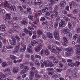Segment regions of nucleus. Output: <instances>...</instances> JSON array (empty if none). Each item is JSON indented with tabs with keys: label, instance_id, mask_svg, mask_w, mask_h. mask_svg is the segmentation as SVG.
Here are the masks:
<instances>
[{
	"label": "nucleus",
	"instance_id": "obj_1",
	"mask_svg": "<svg viewBox=\"0 0 80 80\" xmlns=\"http://www.w3.org/2000/svg\"><path fill=\"white\" fill-rule=\"evenodd\" d=\"M38 42H39L40 43L38 44V46L35 48V50L36 52H38L40 51V50L42 48V47H43V44H42V43H43V41L41 39H38Z\"/></svg>",
	"mask_w": 80,
	"mask_h": 80
},
{
	"label": "nucleus",
	"instance_id": "obj_2",
	"mask_svg": "<svg viewBox=\"0 0 80 80\" xmlns=\"http://www.w3.org/2000/svg\"><path fill=\"white\" fill-rule=\"evenodd\" d=\"M62 32L64 34H67V36L71 37L72 36V33L69 32V29L67 27L64 28L62 29Z\"/></svg>",
	"mask_w": 80,
	"mask_h": 80
},
{
	"label": "nucleus",
	"instance_id": "obj_3",
	"mask_svg": "<svg viewBox=\"0 0 80 80\" xmlns=\"http://www.w3.org/2000/svg\"><path fill=\"white\" fill-rule=\"evenodd\" d=\"M8 20V23L9 25H12V27L13 28H14L15 29H18V24L15 23H13V21L9 19Z\"/></svg>",
	"mask_w": 80,
	"mask_h": 80
},
{
	"label": "nucleus",
	"instance_id": "obj_4",
	"mask_svg": "<svg viewBox=\"0 0 80 80\" xmlns=\"http://www.w3.org/2000/svg\"><path fill=\"white\" fill-rule=\"evenodd\" d=\"M44 65L46 67H52L54 65L52 63V61L48 60L44 62Z\"/></svg>",
	"mask_w": 80,
	"mask_h": 80
},
{
	"label": "nucleus",
	"instance_id": "obj_5",
	"mask_svg": "<svg viewBox=\"0 0 80 80\" xmlns=\"http://www.w3.org/2000/svg\"><path fill=\"white\" fill-rule=\"evenodd\" d=\"M20 44H18L16 47L12 50V53L13 54L17 53H18V51L20 50Z\"/></svg>",
	"mask_w": 80,
	"mask_h": 80
},
{
	"label": "nucleus",
	"instance_id": "obj_6",
	"mask_svg": "<svg viewBox=\"0 0 80 80\" xmlns=\"http://www.w3.org/2000/svg\"><path fill=\"white\" fill-rule=\"evenodd\" d=\"M34 3L36 5H39L40 8H42L43 7V3L42 2L41 0H35Z\"/></svg>",
	"mask_w": 80,
	"mask_h": 80
},
{
	"label": "nucleus",
	"instance_id": "obj_7",
	"mask_svg": "<svg viewBox=\"0 0 80 80\" xmlns=\"http://www.w3.org/2000/svg\"><path fill=\"white\" fill-rule=\"evenodd\" d=\"M66 23L65 20L62 19L61 20V22H60L59 23V27L60 28H63V27H65L66 26Z\"/></svg>",
	"mask_w": 80,
	"mask_h": 80
},
{
	"label": "nucleus",
	"instance_id": "obj_8",
	"mask_svg": "<svg viewBox=\"0 0 80 80\" xmlns=\"http://www.w3.org/2000/svg\"><path fill=\"white\" fill-rule=\"evenodd\" d=\"M42 10H39L38 12H36L35 14V16L37 21H39V18L40 15H42Z\"/></svg>",
	"mask_w": 80,
	"mask_h": 80
},
{
	"label": "nucleus",
	"instance_id": "obj_9",
	"mask_svg": "<svg viewBox=\"0 0 80 80\" xmlns=\"http://www.w3.org/2000/svg\"><path fill=\"white\" fill-rule=\"evenodd\" d=\"M53 35L56 39L57 40H59V39H60V37H59V32L58 31L55 30L54 32Z\"/></svg>",
	"mask_w": 80,
	"mask_h": 80
},
{
	"label": "nucleus",
	"instance_id": "obj_10",
	"mask_svg": "<svg viewBox=\"0 0 80 80\" xmlns=\"http://www.w3.org/2000/svg\"><path fill=\"white\" fill-rule=\"evenodd\" d=\"M72 76L74 78H78L79 77V74H78L77 72L75 71H73L72 72Z\"/></svg>",
	"mask_w": 80,
	"mask_h": 80
},
{
	"label": "nucleus",
	"instance_id": "obj_11",
	"mask_svg": "<svg viewBox=\"0 0 80 80\" xmlns=\"http://www.w3.org/2000/svg\"><path fill=\"white\" fill-rule=\"evenodd\" d=\"M48 48L49 50H51V52H52V53H56L57 52V50L53 48L52 47H51V45L50 44L48 45Z\"/></svg>",
	"mask_w": 80,
	"mask_h": 80
},
{
	"label": "nucleus",
	"instance_id": "obj_12",
	"mask_svg": "<svg viewBox=\"0 0 80 80\" xmlns=\"http://www.w3.org/2000/svg\"><path fill=\"white\" fill-rule=\"evenodd\" d=\"M67 62H69L68 63V65L70 67H73L75 65V64L74 63L72 62V60L68 59Z\"/></svg>",
	"mask_w": 80,
	"mask_h": 80
},
{
	"label": "nucleus",
	"instance_id": "obj_13",
	"mask_svg": "<svg viewBox=\"0 0 80 80\" xmlns=\"http://www.w3.org/2000/svg\"><path fill=\"white\" fill-rule=\"evenodd\" d=\"M48 75H53L54 74V69L53 68H48Z\"/></svg>",
	"mask_w": 80,
	"mask_h": 80
},
{
	"label": "nucleus",
	"instance_id": "obj_14",
	"mask_svg": "<svg viewBox=\"0 0 80 80\" xmlns=\"http://www.w3.org/2000/svg\"><path fill=\"white\" fill-rule=\"evenodd\" d=\"M72 5H73V6H75V7H76V6H78V3H77L73 1L70 2L69 6L70 8H72Z\"/></svg>",
	"mask_w": 80,
	"mask_h": 80
},
{
	"label": "nucleus",
	"instance_id": "obj_15",
	"mask_svg": "<svg viewBox=\"0 0 80 80\" xmlns=\"http://www.w3.org/2000/svg\"><path fill=\"white\" fill-rule=\"evenodd\" d=\"M63 40L64 42L63 43V45L65 47H67V44H68V41L67 39V38L64 37L63 38Z\"/></svg>",
	"mask_w": 80,
	"mask_h": 80
},
{
	"label": "nucleus",
	"instance_id": "obj_16",
	"mask_svg": "<svg viewBox=\"0 0 80 80\" xmlns=\"http://www.w3.org/2000/svg\"><path fill=\"white\" fill-rule=\"evenodd\" d=\"M33 49L32 48V45L30 44L28 45V48H27V51L29 53H33V50H32Z\"/></svg>",
	"mask_w": 80,
	"mask_h": 80
},
{
	"label": "nucleus",
	"instance_id": "obj_17",
	"mask_svg": "<svg viewBox=\"0 0 80 80\" xmlns=\"http://www.w3.org/2000/svg\"><path fill=\"white\" fill-rule=\"evenodd\" d=\"M19 70H20V68L18 67H16L12 69V72L14 74L15 73H18V71H19Z\"/></svg>",
	"mask_w": 80,
	"mask_h": 80
},
{
	"label": "nucleus",
	"instance_id": "obj_18",
	"mask_svg": "<svg viewBox=\"0 0 80 80\" xmlns=\"http://www.w3.org/2000/svg\"><path fill=\"white\" fill-rule=\"evenodd\" d=\"M28 17L29 19H31V20H32V22L34 24H35L36 25H37V21H36V20L35 19H33V16H31V15H29L28 16Z\"/></svg>",
	"mask_w": 80,
	"mask_h": 80
},
{
	"label": "nucleus",
	"instance_id": "obj_19",
	"mask_svg": "<svg viewBox=\"0 0 80 80\" xmlns=\"http://www.w3.org/2000/svg\"><path fill=\"white\" fill-rule=\"evenodd\" d=\"M38 40L37 39L32 41L31 42V44L33 47H35L36 44H37L38 43Z\"/></svg>",
	"mask_w": 80,
	"mask_h": 80
},
{
	"label": "nucleus",
	"instance_id": "obj_20",
	"mask_svg": "<svg viewBox=\"0 0 80 80\" xmlns=\"http://www.w3.org/2000/svg\"><path fill=\"white\" fill-rule=\"evenodd\" d=\"M10 18V14L7 13L6 14V17L4 18V19L5 21H7V20H9Z\"/></svg>",
	"mask_w": 80,
	"mask_h": 80
},
{
	"label": "nucleus",
	"instance_id": "obj_21",
	"mask_svg": "<svg viewBox=\"0 0 80 80\" xmlns=\"http://www.w3.org/2000/svg\"><path fill=\"white\" fill-rule=\"evenodd\" d=\"M8 7L10 10L12 11H14V10H15V8H16L14 6L13 7L11 4H8Z\"/></svg>",
	"mask_w": 80,
	"mask_h": 80
},
{
	"label": "nucleus",
	"instance_id": "obj_22",
	"mask_svg": "<svg viewBox=\"0 0 80 80\" xmlns=\"http://www.w3.org/2000/svg\"><path fill=\"white\" fill-rule=\"evenodd\" d=\"M9 41L10 42L11 45H16V42L17 41L15 38H13L12 41L11 40H9Z\"/></svg>",
	"mask_w": 80,
	"mask_h": 80
},
{
	"label": "nucleus",
	"instance_id": "obj_23",
	"mask_svg": "<svg viewBox=\"0 0 80 80\" xmlns=\"http://www.w3.org/2000/svg\"><path fill=\"white\" fill-rule=\"evenodd\" d=\"M21 45L22 46V47L21 49V52H24L26 49V45L22 43H21Z\"/></svg>",
	"mask_w": 80,
	"mask_h": 80
},
{
	"label": "nucleus",
	"instance_id": "obj_24",
	"mask_svg": "<svg viewBox=\"0 0 80 80\" xmlns=\"http://www.w3.org/2000/svg\"><path fill=\"white\" fill-rule=\"evenodd\" d=\"M50 16L52 18H54V19H55V18H56V16L55 15L53 12L52 11H50Z\"/></svg>",
	"mask_w": 80,
	"mask_h": 80
},
{
	"label": "nucleus",
	"instance_id": "obj_25",
	"mask_svg": "<svg viewBox=\"0 0 80 80\" xmlns=\"http://www.w3.org/2000/svg\"><path fill=\"white\" fill-rule=\"evenodd\" d=\"M27 21L26 19L22 20L21 21V25L22 26H24L26 25L27 24Z\"/></svg>",
	"mask_w": 80,
	"mask_h": 80
},
{
	"label": "nucleus",
	"instance_id": "obj_26",
	"mask_svg": "<svg viewBox=\"0 0 80 80\" xmlns=\"http://www.w3.org/2000/svg\"><path fill=\"white\" fill-rule=\"evenodd\" d=\"M49 58L51 60L52 59L53 60H55L56 63H58V59H56V58L54 56H50Z\"/></svg>",
	"mask_w": 80,
	"mask_h": 80
},
{
	"label": "nucleus",
	"instance_id": "obj_27",
	"mask_svg": "<svg viewBox=\"0 0 80 80\" xmlns=\"http://www.w3.org/2000/svg\"><path fill=\"white\" fill-rule=\"evenodd\" d=\"M47 36L49 38H53V36L52 34L50 32H47Z\"/></svg>",
	"mask_w": 80,
	"mask_h": 80
},
{
	"label": "nucleus",
	"instance_id": "obj_28",
	"mask_svg": "<svg viewBox=\"0 0 80 80\" xmlns=\"http://www.w3.org/2000/svg\"><path fill=\"white\" fill-rule=\"evenodd\" d=\"M0 28L1 30L2 31H5L7 30V28H6L5 26L3 25L0 26Z\"/></svg>",
	"mask_w": 80,
	"mask_h": 80
},
{
	"label": "nucleus",
	"instance_id": "obj_29",
	"mask_svg": "<svg viewBox=\"0 0 80 80\" xmlns=\"http://www.w3.org/2000/svg\"><path fill=\"white\" fill-rule=\"evenodd\" d=\"M37 33L38 35H39L38 37H40V35H42L43 34V32L41 30H38L37 31Z\"/></svg>",
	"mask_w": 80,
	"mask_h": 80
},
{
	"label": "nucleus",
	"instance_id": "obj_30",
	"mask_svg": "<svg viewBox=\"0 0 80 80\" xmlns=\"http://www.w3.org/2000/svg\"><path fill=\"white\" fill-rule=\"evenodd\" d=\"M0 77H1V78H0V80H3L2 78H6V76L4 75L2 72H0Z\"/></svg>",
	"mask_w": 80,
	"mask_h": 80
},
{
	"label": "nucleus",
	"instance_id": "obj_31",
	"mask_svg": "<svg viewBox=\"0 0 80 80\" xmlns=\"http://www.w3.org/2000/svg\"><path fill=\"white\" fill-rule=\"evenodd\" d=\"M66 1H62L61 2V4L60 5V6L61 7H64L65 6V5H66Z\"/></svg>",
	"mask_w": 80,
	"mask_h": 80
},
{
	"label": "nucleus",
	"instance_id": "obj_32",
	"mask_svg": "<svg viewBox=\"0 0 80 80\" xmlns=\"http://www.w3.org/2000/svg\"><path fill=\"white\" fill-rule=\"evenodd\" d=\"M5 34L3 33H0V40H3L5 38Z\"/></svg>",
	"mask_w": 80,
	"mask_h": 80
},
{
	"label": "nucleus",
	"instance_id": "obj_33",
	"mask_svg": "<svg viewBox=\"0 0 80 80\" xmlns=\"http://www.w3.org/2000/svg\"><path fill=\"white\" fill-rule=\"evenodd\" d=\"M65 78L66 80H72V78L71 76L69 75H67L65 77Z\"/></svg>",
	"mask_w": 80,
	"mask_h": 80
},
{
	"label": "nucleus",
	"instance_id": "obj_34",
	"mask_svg": "<svg viewBox=\"0 0 80 80\" xmlns=\"http://www.w3.org/2000/svg\"><path fill=\"white\" fill-rule=\"evenodd\" d=\"M6 48L7 49L9 50H12L13 48V46L11 45H7L6 46Z\"/></svg>",
	"mask_w": 80,
	"mask_h": 80
},
{
	"label": "nucleus",
	"instance_id": "obj_35",
	"mask_svg": "<svg viewBox=\"0 0 80 80\" xmlns=\"http://www.w3.org/2000/svg\"><path fill=\"white\" fill-rule=\"evenodd\" d=\"M63 19H64L66 22H68V21H70V19L66 16H64L63 17Z\"/></svg>",
	"mask_w": 80,
	"mask_h": 80
},
{
	"label": "nucleus",
	"instance_id": "obj_36",
	"mask_svg": "<svg viewBox=\"0 0 80 80\" xmlns=\"http://www.w3.org/2000/svg\"><path fill=\"white\" fill-rule=\"evenodd\" d=\"M16 30L12 28L10 30H8V33H13Z\"/></svg>",
	"mask_w": 80,
	"mask_h": 80
},
{
	"label": "nucleus",
	"instance_id": "obj_37",
	"mask_svg": "<svg viewBox=\"0 0 80 80\" xmlns=\"http://www.w3.org/2000/svg\"><path fill=\"white\" fill-rule=\"evenodd\" d=\"M23 69L24 70V71H25L26 72H27V71H28V70H29V68H28V66H24Z\"/></svg>",
	"mask_w": 80,
	"mask_h": 80
},
{
	"label": "nucleus",
	"instance_id": "obj_38",
	"mask_svg": "<svg viewBox=\"0 0 80 80\" xmlns=\"http://www.w3.org/2000/svg\"><path fill=\"white\" fill-rule=\"evenodd\" d=\"M44 52L46 55H50V52H49V51H48V49H46V50H45Z\"/></svg>",
	"mask_w": 80,
	"mask_h": 80
},
{
	"label": "nucleus",
	"instance_id": "obj_39",
	"mask_svg": "<svg viewBox=\"0 0 80 80\" xmlns=\"http://www.w3.org/2000/svg\"><path fill=\"white\" fill-rule=\"evenodd\" d=\"M66 55L67 56H69V57H70L72 55L71 52H70V51L68 49V51L66 52Z\"/></svg>",
	"mask_w": 80,
	"mask_h": 80
},
{
	"label": "nucleus",
	"instance_id": "obj_40",
	"mask_svg": "<svg viewBox=\"0 0 80 80\" xmlns=\"http://www.w3.org/2000/svg\"><path fill=\"white\" fill-rule=\"evenodd\" d=\"M47 10H48V8L47 7H46L42 9V13H45V12H47Z\"/></svg>",
	"mask_w": 80,
	"mask_h": 80
},
{
	"label": "nucleus",
	"instance_id": "obj_41",
	"mask_svg": "<svg viewBox=\"0 0 80 80\" xmlns=\"http://www.w3.org/2000/svg\"><path fill=\"white\" fill-rule=\"evenodd\" d=\"M58 26V22L56 21L55 22L54 25V28H56Z\"/></svg>",
	"mask_w": 80,
	"mask_h": 80
},
{
	"label": "nucleus",
	"instance_id": "obj_42",
	"mask_svg": "<svg viewBox=\"0 0 80 80\" xmlns=\"http://www.w3.org/2000/svg\"><path fill=\"white\" fill-rule=\"evenodd\" d=\"M10 58L12 60H16L17 59L16 57L14 56L13 55H11L10 56Z\"/></svg>",
	"mask_w": 80,
	"mask_h": 80
},
{
	"label": "nucleus",
	"instance_id": "obj_43",
	"mask_svg": "<svg viewBox=\"0 0 80 80\" xmlns=\"http://www.w3.org/2000/svg\"><path fill=\"white\" fill-rule=\"evenodd\" d=\"M30 76L34 77V72L33 70H31L30 71Z\"/></svg>",
	"mask_w": 80,
	"mask_h": 80
},
{
	"label": "nucleus",
	"instance_id": "obj_44",
	"mask_svg": "<svg viewBox=\"0 0 80 80\" xmlns=\"http://www.w3.org/2000/svg\"><path fill=\"white\" fill-rule=\"evenodd\" d=\"M56 50L59 52H61V51L62 50V48L61 47H57Z\"/></svg>",
	"mask_w": 80,
	"mask_h": 80
},
{
	"label": "nucleus",
	"instance_id": "obj_45",
	"mask_svg": "<svg viewBox=\"0 0 80 80\" xmlns=\"http://www.w3.org/2000/svg\"><path fill=\"white\" fill-rule=\"evenodd\" d=\"M59 66L60 68H62V67H63V64L62 63V61H60Z\"/></svg>",
	"mask_w": 80,
	"mask_h": 80
},
{
	"label": "nucleus",
	"instance_id": "obj_46",
	"mask_svg": "<svg viewBox=\"0 0 80 80\" xmlns=\"http://www.w3.org/2000/svg\"><path fill=\"white\" fill-rule=\"evenodd\" d=\"M78 35L76 34L73 36V38L74 40H77L78 39Z\"/></svg>",
	"mask_w": 80,
	"mask_h": 80
},
{
	"label": "nucleus",
	"instance_id": "obj_47",
	"mask_svg": "<svg viewBox=\"0 0 80 80\" xmlns=\"http://www.w3.org/2000/svg\"><path fill=\"white\" fill-rule=\"evenodd\" d=\"M80 62H79V61H77L76 62L75 64V66L76 67H78L79 65H80Z\"/></svg>",
	"mask_w": 80,
	"mask_h": 80
},
{
	"label": "nucleus",
	"instance_id": "obj_48",
	"mask_svg": "<svg viewBox=\"0 0 80 80\" xmlns=\"http://www.w3.org/2000/svg\"><path fill=\"white\" fill-rule=\"evenodd\" d=\"M41 65L42 68H43V67H44V62H43V60L41 61Z\"/></svg>",
	"mask_w": 80,
	"mask_h": 80
},
{
	"label": "nucleus",
	"instance_id": "obj_49",
	"mask_svg": "<svg viewBox=\"0 0 80 80\" xmlns=\"http://www.w3.org/2000/svg\"><path fill=\"white\" fill-rule=\"evenodd\" d=\"M78 12V9H75V10H74L73 11V14H77Z\"/></svg>",
	"mask_w": 80,
	"mask_h": 80
},
{
	"label": "nucleus",
	"instance_id": "obj_50",
	"mask_svg": "<svg viewBox=\"0 0 80 80\" xmlns=\"http://www.w3.org/2000/svg\"><path fill=\"white\" fill-rule=\"evenodd\" d=\"M28 30H31V31H32V30H34V28L30 26H29L28 27Z\"/></svg>",
	"mask_w": 80,
	"mask_h": 80
},
{
	"label": "nucleus",
	"instance_id": "obj_51",
	"mask_svg": "<svg viewBox=\"0 0 80 80\" xmlns=\"http://www.w3.org/2000/svg\"><path fill=\"white\" fill-rule=\"evenodd\" d=\"M68 26L69 29H72V24L71 23H70V22H69L68 23Z\"/></svg>",
	"mask_w": 80,
	"mask_h": 80
},
{
	"label": "nucleus",
	"instance_id": "obj_52",
	"mask_svg": "<svg viewBox=\"0 0 80 80\" xmlns=\"http://www.w3.org/2000/svg\"><path fill=\"white\" fill-rule=\"evenodd\" d=\"M7 63L5 62H3L2 64V67H5L7 66Z\"/></svg>",
	"mask_w": 80,
	"mask_h": 80
},
{
	"label": "nucleus",
	"instance_id": "obj_53",
	"mask_svg": "<svg viewBox=\"0 0 80 80\" xmlns=\"http://www.w3.org/2000/svg\"><path fill=\"white\" fill-rule=\"evenodd\" d=\"M25 63H24L23 64H21L20 65L19 67L20 68H21V69H22V68L23 69V67H24V65H25Z\"/></svg>",
	"mask_w": 80,
	"mask_h": 80
},
{
	"label": "nucleus",
	"instance_id": "obj_54",
	"mask_svg": "<svg viewBox=\"0 0 80 80\" xmlns=\"http://www.w3.org/2000/svg\"><path fill=\"white\" fill-rule=\"evenodd\" d=\"M57 10H58L54 9V10L53 11V12L54 13H55V14L56 16H57V17H58V11H57Z\"/></svg>",
	"mask_w": 80,
	"mask_h": 80
},
{
	"label": "nucleus",
	"instance_id": "obj_55",
	"mask_svg": "<svg viewBox=\"0 0 80 80\" xmlns=\"http://www.w3.org/2000/svg\"><path fill=\"white\" fill-rule=\"evenodd\" d=\"M35 63L36 67H39V66L40 65V62H39L38 61H36Z\"/></svg>",
	"mask_w": 80,
	"mask_h": 80
},
{
	"label": "nucleus",
	"instance_id": "obj_56",
	"mask_svg": "<svg viewBox=\"0 0 80 80\" xmlns=\"http://www.w3.org/2000/svg\"><path fill=\"white\" fill-rule=\"evenodd\" d=\"M76 52L78 55H80V49H78L76 51Z\"/></svg>",
	"mask_w": 80,
	"mask_h": 80
},
{
	"label": "nucleus",
	"instance_id": "obj_57",
	"mask_svg": "<svg viewBox=\"0 0 80 80\" xmlns=\"http://www.w3.org/2000/svg\"><path fill=\"white\" fill-rule=\"evenodd\" d=\"M41 77L40 75L37 74H36L35 76V78H40Z\"/></svg>",
	"mask_w": 80,
	"mask_h": 80
},
{
	"label": "nucleus",
	"instance_id": "obj_58",
	"mask_svg": "<svg viewBox=\"0 0 80 80\" xmlns=\"http://www.w3.org/2000/svg\"><path fill=\"white\" fill-rule=\"evenodd\" d=\"M41 22H44L45 20V18L44 17H42L40 19Z\"/></svg>",
	"mask_w": 80,
	"mask_h": 80
},
{
	"label": "nucleus",
	"instance_id": "obj_59",
	"mask_svg": "<svg viewBox=\"0 0 80 80\" xmlns=\"http://www.w3.org/2000/svg\"><path fill=\"white\" fill-rule=\"evenodd\" d=\"M26 72H25L24 69L22 70L21 71L20 73L21 74H23L24 73H25Z\"/></svg>",
	"mask_w": 80,
	"mask_h": 80
},
{
	"label": "nucleus",
	"instance_id": "obj_60",
	"mask_svg": "<svg viewBox=\"0 0 80 80\" xmlns=\"http://www.w3.org/2000/svg\"><path fill=\"white\" fill-rule=\"evenodd\" d=\"M57 72H61L62 71V69L60 68H57L56 69Z\"/></svg>",
	"mask_w": 80,
	"mask_h": 80
},
{
	"label": "nucleus",
	"instance_id": "obj_61",
	"mask_svg": "<svg viewBox=\"0 0 80 80\" xmlns=\"http://www.w3.org/2000/svg\"><path fill=\"white\" fill-rule=\"evenodd\" d=\"M10 69L9 68H7L4 69H3V71L5 72H8V71H10Z\"/></svg>",
	"mask_w": 80,
	"mask_h": 80
},
{
	"label": "nucleus",
	"instance_id": "obj_62",
	"mask_svg": "<svg viewBox=\"0 0 80 80\" xmlns=\"http://www.w3.org/2000/svg\"><path fill=\"white\" fill-rule=\"evenodd\" d=\"M23 30L24 32H25L27 34L28 33V31L27 30V29L26 28H24L23 29Z\"/></svg>",
	"mask_w": 80,
	"mask_h": 80
},
{
	"label": "nucleus",
	"instance_id": "obj_63",
	"mask_svg": "<svg viewBox=\"0 0 80 80\" xmlns=\"http://www.w3.org/2000/svg\"><path fill=\"white\" fill-rule=\"evenodd\" d=\"M58 5H55V6L54 10H58Z\"/></svg>",
	"mask_w": 80,
	"mask_h": 80
},
{
	"label": "nucleus",
	"instance_id": "obj_64",
	"mask_svg": "<svg viewBox=\"0 0 80 80\" xmlns=\"http://www.w3.org/2000/svg\"><path fill=\"white\" fill-rule=\"evenodd\" d=\"M22 78V77L20 76H17V80H21Z\"/></svg>",
	"mask_w": 80,
	"mask_h": 80
}]
</instances>
